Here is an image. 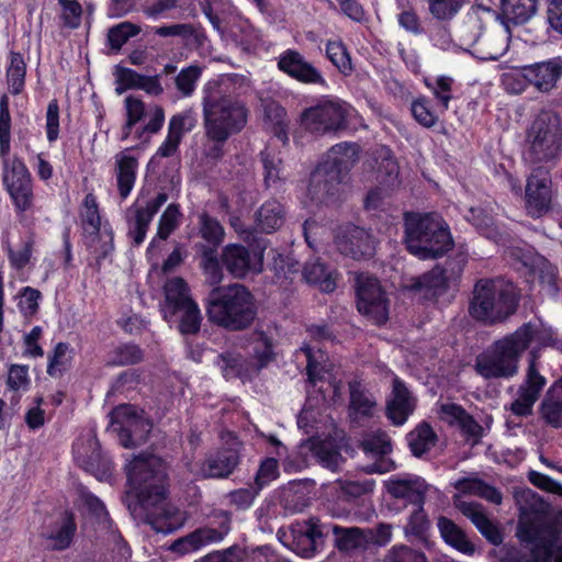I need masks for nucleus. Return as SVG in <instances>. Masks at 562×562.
Wrapping results in <instances>:
<instances>
[{"mask_svg":"<svg viewBox=\"0 0 562 562\" xmlns=\"http://www.w3.org/2000/svg\"><path fill=\"white\" fill-rule=\"evenodd\" d=\"M127 480L136 497L127 507L135 518L162 533L173 532L182 526V514L166 502V467L160 458L153 454L134 457L127 465Z\"/></svg>","mask_w":562,"mask_h":562,"instance_id":"f257e3e1","label":"nucleus"},{"mask_svg":"<svg viewBox=\"0 0 562 562\" xmlns=\"http://www.w3.org/2000/svg\"><path fill=\"white\" fill-rule=\"evenodd\" d=\"M537 327L522 324L514 333L494 341L485 351L476 356L474 369L486 380L510 379L518 373L522 353L536 338Z\"/></svg>","mask_w":562,"mask_h":562,"instance_id":"f03ea898","label":"nucleus"},{"mask_svg":"<svg viewBox=\"0 0 562 562\" xmlns=\"http://www.w3.org/2000/svg\"><path fill=\"white\" fill-rule=\"evenodd\" d=\"M257 313L254 294L241 283L216 286L206 299L209 321L227 330L240 331L249 328Z\"/></svg>","mask_w":562,"mask_h":562,"instance_id":"7ed1b4c3","label":"nucleus"},{"mask_svg":"<svg viewBox=\"0 0 562 562\" xmlns=\"http://www.w3.org/2000/svg\"><path fill=\"white\" fill-rule=\"evenodd\" d=\"M518 296L510 284L497 279H480L469 300L468 313L484 326L506 322L517 311Z\"/></svg>","mask_w":562,"mask_h":562,"instance_id":"20e7f679","label":"nucleus"},{"mask_svg":"<svg viewBox=\"0 0 562 562\" xmlns=\"http://www.w3.org/2000/svg\"><path fill=\"white\" fill-rule=\"evenodd\" d=\"M404 226L406 248L419 259L440 257L453 246L448 225L436 213H406Z\"/></svg>","mask_w":562,"mask_h":562,"instance_id":"39448f33","label":"nucleus"},{"mask_svg":"<svg viewBox=\"0 0 562 562\" xmlns=\"http://www.w3.org/2000/svg\"><path fill=\"white\" fill-rule=\"evenodd\" d=\"M203 127L214 135L231 137L240 133L248 123L249 109L232 94H222L215 83H207L202 98Z\"/></svg>","mask_w":562,"mask_h":562,"instance_id":"423d86ee","label":"nucleus"},{"mask_svg":"<svg viewBox=\"0 0 562 562\" xmlns=\"http://www.w3.org/2000/svg\"><path fill=\"white\" fill-rule=\"evenodd\" d=\"M358 158L359 146L356 143L334 145L311 176L308 191L312 199L324 203L338 195L348 171Z\"/></svg>","mask_w":562,"mask_h":562,"instance_id":"0eeeda50","label":"nucleus"},{"mask_svg":"<svg viewBox=\"0 0 562 562\" xmlns=\"http://www.w3.org/2000/svg\"><path fill=\"white\" fill-rule=\"evenodd\" d=\"M562 150V122L558 113L543 110L527 131L525 160L531 164L548 162Z\"/></svg>","mask_w":562,"mask_h":562,"instance_id":"6e6552de","label":"nucleus"},{"mask_svg":"<svg viewBox=\"0 0 562 562\" xmlns=\"http://www.w3.org/2000/svg\"><path fill=\"white\" fill-rule=\"evenodd\" d=\"M521 513L518 535L525 542L532 544L544 536L547 524L559 525L562 519L551 513V507L539 494L530 488L516 493Z\"/></svg>","mask_w":562,"mask_h":562,"instance_id":"1a4fd4ad","label":"nucleus"},{"mask_svg":"<svg viewBox=\"0 0 562 562\" xmlns=\"http://www.w3.org/2000/svg\"><path fill=\"white\" fill-rule=\"evenodd\" d=\"M462 40L477 59L497 60L508 48L509 35L507 27H484L479 19H471L462 31Z\"/></svg>","mask_w":562,"mask_h":562,"instance_id":"9d476101","label":"nucleus"},{"mask_svg":"<svg viewBox=\"0 0 562 562\" xmlns=\"http://www.w3.org/2000/svg\"><path fill=\"white\" fill-rule=\"evenodd\" d=\"M328 533L329 525L323 524L317 517H311L291 524L289 531L280 529L278 537L297 555L312 558L324 547Z\"/></svg>","mask_w":562,"mask_h":562,"instance_id":"9b49d317","label":"nucleus"},{"mask_svg":"<svg viewBox=\"0 0 562 562\" xmlns=\"http://www.w3.org/2000/svg\"><path fill=\"white\" fill-rule=\"evenodd\" d=\"M352 108L342 101L328 100L305 109L301 115L303 127L314 134L338 133L348 127Z\"/></svg>","mask_w":562,"mask_h":562,"instance_id":"f8f14e48","label":"nucleus"},{"mask_svg":"<svg viewBox=\"0 0 562 562\" xmlns=\"http://www.w3.org/2000/svg\"><path fill=\"white\" fill-rule=\"evenodd\" d=\"M112 427L119 432L124 448H133L146 442L151 424L132 405H120L111 414Z\"/></svg>","mask_w":562,"mask_h":562,"instance_id":"ddd939ff","label":"nucleus"},{"mask_svg":"<svg viewBox=\"0 0 562 562\" xmlns=\"http://www.w3.org/2000/svg\"><path fill=\"white\" fill-rule=\"evenodd\" d=\"M254 249L239 244L226 245L221 254V265L235 279H244L248 274H256L262 271L263 251L266 244L257 240Z\"/></svg>","mask_w":562,"mask_h":562,"instance_id":"4468645a","label":"nucleus"},{"mask_svg":"<svg viewBox=\"0 0 562 562\" xmlns=\"http://www.w3.org/2000/svg\"><path fill=\"white\" fill-rule=\"evenodd\" d=\"M357 308L372 323L382 325L389 319V300L376 278L360 274L357 279Z\"/></svg>","mask_w":562,"mask_h":562,"instance_id":"2eb2a0df","label":"nucleus"},{"mask_svg":"<svg viewBox=\"0 0 562 562\" xmlns=\"http://www.w3.org/2000/svg\"><path fill=\"white\" fill-rule=\"evenodd\" d=\"M538 357V351L531 350L525 380L517 390V398L510 404V411L516 416L527 417L532 414L533 405L547 383L537 368Z\"/></svg>","mask_w":562,"mask_h":562,"instance_id":"dca6fc26","label":"nucleus"},{"mask_svg":"<svg viewBox=\"0 0 562 562\" xmlns=\"http://www.w3.org/2000/svg\"><path fill=\"white\" fill-rule=\"evenodd\" d=\"M4 186L19 213L32 210L34 193L31 175L20 159H13L3 175Z\"/></svg>","mask_w":562,"mask_h":562,"instance_id":"f3484780","label":"nucleus"},{"mask_svg":"<svg viewBox=\"0 0 562 562\" xmlns=\"http://www.w3.org/2000/svg\"><path fill=\"white\" fill-rule=\"evenodd\" d=\"M549 172L542 168L536 169L527 180L526 210L532 217H541L551 209L552 191Z\"/></svg>","mask_w":562,"mask_h":562,"instance_id":"a211bd4d","label":"nucleus"},{"mask_svg":"<svg viewBox=\"0 0 562 562\" xmlns=\"http://www.w3.org/2000/svg\"><path fill=\"white\" fill-rule=\"evenodd\" d=\"M417 400L405 383L393 378L392 390L385 403L386 417L394 426H402L416 408Z\"/></svg>","mask_w":562,"mask_h":562,"instance_id":"6ab92c4d","label":"nucleus"},{"mask_svg":"<svg viewBox=\"0 0 562 562\" xmlns=\"http://www.w3.org/2000/svg\"><path fill=\"white\" fill-rule=\"evenodd\" d=\"M81 223L87 247L97 258H105L113 250V234L106 229L101 231L99 210H85Z\"/></svg>","mask_w":562,"mask_h":562,"instance_id":"aec40b11","label":"nucleus"},{"mask_svg":"<svg viewBox=\"0 0 562 562\" xmlns=\"http://www.w3.org/2000/svg\"><path fill=\"white\" fill-rule=\"evenodd\" d=\"M168 195L161 192L154 199L147 201L145 205L136 203L128 209V235L133 239L135 246H139L144 241L153 217L166 203Z\"/></svg>","mask_w":562,"mask_h":562,"instance_id":"412c9836","label":"nucleus"},{"mask_svg":"<svg viewBox=\"0 0 562 562\" xmlns=\"http://www.w3.org/2000/svg\"><path fill=\"white\" fill-rule=\"evenodd\" d=\"M360 447L366 453L376 457L373 463L364 468L367 473H386L395 469L394 461L387 457L392 451V443L385 431L375 430L366 434Z\"/></svg>","mask_w":562,"mask_h":562,"instance_id":"4be33fe9","label":"nucleus"},{"mask_svg":"<svg viewBox=\"0 0 562 562\" xmlns=\"http://www.w3.org/2000/svg\"><path fill=\"white\" fill-rule=\"evenodd\" d=\"M226 436L232 440V443L228 448L221 449L205 459L202 468L205 477H227L239 464L241 443L237 441L232 432H227Z\"/></svg>","mask_w":562,"mask_h":562,"instance_id":"5701e85b","label":"nucleus"},{"mask_svg":"<svg viewBox=\"0 0 562 562\" xmlns=\"http://www.w3.org/2000/svg\"><path fill=\"white\" fill-rule=\"evenodd\" d=\"M340 254L353 259L369 258L374 251V239L369 232L358 226H347L337 237Z\"/></svg>","mask_w":562,"mask_h":562,"instance_id":"b1692460","label":"nucleus"},{"mask_svg":"<svg viewBox=\"0 0 562 562\" xmlns=\"http://www.w3.org/2000/svg\"><path fill=\"white\" fill-rule=\"evenodd\" d=\"M371 168L375 180L385 191H393L401 186L400 167L393 153L386 146H380L373 151Z\"/></svg>","mask_w":562,"mask_h":562,"instance_id":"393cba45","label":"nucleus"},{"mask_svg":"<svg viewBox=\"0 0 562 562\" xmlns=\"http://www.w3.org/2000/svg\"><path fill=\"white\" fill-rule=\"evenodd\" d=\"M387 492L397 499H403L415 506L424 505L429 485L420 476L391 479L387 482Z\"/></svg>","mask_w":562,"mask_h":562,"instance_id":"a878e982","label":"nucleus"},{"mask_svg":"<svg viewBox=\"0 0 562 562\" xmlns=\"http://www.w3.org/2000/svg\"><path fill=\"white\" fill-rule=\"evenodd\" d=\"M195 126V119L190 112L179 113L171 116L168 124L166 139L158 147L156 157L169 158L179 151V146L186 132H190Z\"/></svg>","mask_w":562,"mask_h":562,"instance_id":"bb28decb","label":"nucleus"},{"mask_svg":"<svg viewBox=\"0 0 562 562\" xmlns=\"http://www.w3.org/2000/svg\"><path fill=\"white\" fill-rule=\"evenodd\" d=\"M334 535L335 547L340 552L366 550L374 541L373 529L359 527L329 526Z\"/></svg>","mask_w":562,"mask_h":562,"instance_id":"cd10ccee","label":"nucleus"},{"mask_svg":"<svg viewBox=\"0 0 562 562\" xmlns=\"http://www.w3.org/2000/svg\"><path fill=\"white\" fill-rule=\"evenodd\" d=\"M562 75V66L555 60L521 67V76L541 92L551 91Z\"/></svg>","mask_w":562,"mask_h":562,"instance_id":"c85d7f7f","label":"nucleus"},{"mask_svg":"<svg viewBox=\"0 0 562 562\" xmlns=\"http://www.w3.org/2000/svg\"><path fill=\"white\" fill-rule=\"evenodd\" d=\"M77 531L75 515L63 512L58 517L45 527L44 538L49 541L53 550L61 551L70 547Z\"/></svg>","mask_w":562,"mask_h":562,"instance_id":"c756f323","label":"nucleus"},{"mask_svg":"<svg viewBox=\"0 0 562 562\" xmlns=\"http://www.w3.org/2000/svg\"><path fill=\"white\" fill-rule=\"evenodd\" d=\"M278 66L280 70L288 74L292 78L305 83H321L325 80L319 71L307 63L304 57L295 50H286L281 55Z\"/></svg>","mask_w":562,"mask_h":562,"instance_id":"7c9ffc66","label":"nucleus"},{"mask_svg":"<svg viewBox=\"0 0 562 562\" xmlns=\"http://www.w3.org/2000/svg\"><path fill=\"white\" fill-rule=\"evenodd\" d=\"M547 531L539 540L533 542L531 546L532 557L535 562H562V522L554 525L547 524Z\"/></svg>","mask_w":562,"mask_h":562,"instance_id":"2f4dec72","label":"nucleus"},{"mask_svg":"<svg viewBox=\"0 0 562 562\" xmlns=\"http://www.w3.org/2000/svg\"><path fill=\"white\" fill-rule=\"evenodd\" d=\"M165 301L161 304V312L166 321H171L179 308L193 302L188 284L182 278L169 279L164 286Z\"/></svg>","mask_w":562,"mask_h":562,"instance_id":"473e14b6","label":"nucleus"},{"mask_svg":"<svg viewBox=\"0 0 562 562\" xmlns=\"http://www.w3.org/2000/svg\"><path fill=\"white\" fill-rule=\"evenodd\" d=\"M539 415L552 428H562V376L546 392L539 405Z\"/></svg>","mask_w":562,"mask_h":562,"instance_id":"72a5a7b5","label":"nucleus"},{"mask_svg":"<svg viewBox=\"0 0 562 562\" xmlns=\"http://www.w3.org/2000/svg\"><path fill=\"white\" fill-rule=\"evenodd\" d=\"M87 445L92 449L91 454L87 456L81 451V448H76L75 456L77 462L87 472L92 473L99 480L108 477L111 474V463L109 460L104 459L98 450V440L95 438H89Z\"/></svg>","mask_w":562,"mask_h":562,"instance_id":"f704fd0d","label":"nucleus"},{"mask_svg":"<svg viewBox=\"0 0 562 562\" xmlns=\"http://www.w3.org/2000/svg\"><path fill=\"white\" fill-rule=\"evenodd\" d=\"M437 527L446 543L464 554L474 553V544L469 540L464 530L453 520L441 516L437 520Z\"/></svg>","mask_w":562,"mask_h":562,"instance_id":"c9c22d12","label":"nucleus"},{"mask_svg":"<svg viewBox=\"0 0 562 562\" xmlns=\"http://www.w3.org/2000/svg\"><path fill=\"white\" fill-rule=\"evenodd\" d=\"M137 167V159L127 155L126 151L115 156L116 182L122 199L127 198L134 187Z\"/></svg>","mask_w":562,"mask_h":562,"instance_id":"e433bc0d","label":"nucleus"},{"mask_svg":"<svg viewBox=\"0 0 562 562\" xmlns=\"http://www.w3.org/2000/svg\"><path fill=\"white\" fill-rule=\"evenodd\" d=\"M350 392V417L352 420L372 417L375 400L367 390H364L360 382L352 381L349 383Z\"/></svg>","mask_w":562,"mask_h":562,"instance_id":"4c0bfd02","label":"nucleus"},{"mask_svg":"<svg viewBox=\"0 0 562 562\" xmlns=\"http://www.w3.org/2000/svg\"><path fill=\"white\" fill-rule=\"evenodd\" d=\"M452 485L461 494L479 496L495 505H499L503 501L502 493L496 487L485 483L479 477H462Z\"/></svg>","mask_w":562,"mask_h":562,"instance_id":"58836bf2","label":"nucleus"},{"mask_svg":"<svg viewBox=\"0 0 562 562\" xmlns=\"http://www.w3.org/2000/svg\"><path fill=\"white\" fill-rule=\"evenodd\" d=\"M263 115L266 122L269 124L271 132L283 144L289 139L288 137V120L286 112L278 102L269 100L263 103Z\"/></svg>","mask_w":562,"mask_h":562,"instance_id":"ea45409f","label":"nucleus"},{"mask_svg":"<svg viewBox=\"0 0 562 562\" xmlns=\"http://www.w3.org/2000/svg\"><path fill=\"white\" fill-rule=\"evenodd\" d=\"M310 449L317 461L331 471H337L344 462L342 456L331 440H311Z\"/></svg>","mask_w":562,"mask_h":562,"instance_id":"a19ab883","label":"nucleus"},{"mask_svg":"<svg viewBox=\"0 0 562 562\" xmlns=\"http://www.w3.org/2000/svg\"><path fill=\"white\" fill-rule=\"evenodd\" d=\"M217 364L221 367L226 379L247 378L254 371V364L241 355L235 352L220 355Z\"/></svg>","mask_w":562,"mask_h":562,"instance_id":"79ce46f5","label":"nucleus"},{"mask_svg":"<svg viewBox=\"0 0 562 562\" xmlns=\"http://www.w3.org/2000/svg\"><path fill=\"white\" fill-rule=\"evenodd\" d=\"M257 227L263 233H272L283 224V209L277 201H268L257 211Z\"/></svg>","mask_w":562,"mask_h":562,"instance_id":"37998d69","label":"nucleus"},{"mask_svg":"<svg viewBox=\"0 0 562 562\" xmlns=\"http://www.w3.org/2000/svg\"><path fill=\"white\" fill-rule=\"evenodd\" d=\"M538 0H502L504 16L515 24H522L537 12Z\"/></svg>","mask_w":562,"mask_h":562,"instance_id":"c03bdc74","label":"nucleus"},{"mask_svg":"<svg viewBox=\"0 0 562 562\" xmlns=\"http://www.w3.org/2000/svg\"><path fill=\"white\" fill-rule=\"evenodd\" d=\"M407 440L412 453L422 457L435 446L437 436L427 423H422L408 434Z\"/></svg>","mask_w":562,"mask_h":562,"instance_id":"a18cd8bd","label":"nucleus"},{"mask_svg":"<svg viewBox=\"0 0 562 562\" xmlns=\"http://www.w3.org/2000/svg\"><path fill=\"white\" fill-rule=\"evenodd\" d=\"M450 286L452 285L439 269V265L434 267L430 271L416 278L412 283L413 290H425L431 292L434 295L445 293Z\"/></svg>","mask_w":562,"mask_h":562,"instance_id":"49530a36","label":"nucleus"},{"mask_svg":"<svg viewBox=\"0 0 562 562\" xmlns=\"http://www.w3.org/2000/svg\"><path fill=\"white\" fill-rule=\"evenodd\" d=\"M302 276L306 282L319 285L323 292H333L336 288L331 273L319 260L306 262Z\"/></svg>","mask_w":562,"mask_h":562,"instance_id":"de8ad7c7","label":"nucleus"},{"mask_svg":"<svg viewBox=\"0 0 562 562\" xmlns=\"http://www.w3.org/2000/svg\"><path fill=\"white\" fill-rule=\"evenodd\" d=\"M453 506L467 517L477 530L482 529L492 519L488 517L484 506L475 502L463 501L460 494L452 497Z\"/></svg>","mask_w":562,"mask_h":562,"instance_id":"09e8293b","label":"nucleus"},{"mask_svg":"<svg viewBox=\"0 0 562 562\" xmlns=\"http://www.w3.org/2000/svg\"><path fill=\"white\" fill-rule=\"evenodd\" d=\"M307 359V378L308 382L315 384L318 380H322L324 373L327 372L326 368V355L321 349H315L314 346L304 344L300 349Z\"/></svg>","mask_w":562,"mask_h":562,"instance_id":"8fccbe9b","label":"nucleus"},{"mask_svg":"<svg viewBox=\"0 0 562 562\" xmlns=\"http://www.w3.org/2000/svg\"><path fill=\"white\" fill-rule=\"evenodd\" d=\"M199 235L210 246L217 247L224 240V228L222 224L207 213L199 215Z\"/></svg>","mask_w":562,"mask_h":562,"instance_id":"3c124183","label":"nucleus"},{"mask_svg":"<svg viewBox=\"0 0 562 562\" xmlns=\"http://www.w3.org/2000/svg\"><path fill=\"white\" fill-rule=\"evenodd\" d=\"M177 314H180L178 328L181 334L194 335L199 333L202 315L194 301L180 307Z\"/></svg>","mask_w":562,"mask_h":562,"instance_id":"603ef678","label":"nucleus"},{"mask_svg":"<svg viewBox=\"0 0 562 562\" xmlns=\"http://www.w3.org/2000/svg\"><path fill=\"white\" fill-rule=\"evenodd\" d=\"M326 55L331 64L344 75L348 76L352 72L353 67L351 57L340 41H329L326 45Z\"/></svg>","mask_w":562,"mask_h":562,"instance_id":"864d4df0","label":"nucleus"},{"mask_svg":"<svg viewBox=\"0 0 562 562\" xmlns=\"http://www.w3.org/2000/svg\"><path fill=\"white\" fill-rule=\"evenodd\" d=\"M428 11L438 21L453 19L463 8L465 0H427Z\"/></svg>","mask_w":562,"mask_h":562,"instance_id":"5fc2aeb1","label":"nucleus"},{"mask_svg":"<svg viewBox=\"0 0 562 562\" xmlns=\"http://www.w3.org/2000/svg\"><path fill=\"white\" fill-rule=\"evenodd\" d=\"M26 66L19 53H11V61L8 68V85L11 93L19 94L24 87Z\"/></svg>","mask_w":562,"mask_h":562,"instance_id":"6e6d98bb","label":"nucleus"},{"mask_svg":"<svg viewBox=\"0 0 562 562\" xmlns=\"http://www.w3.org/2000/svg\"><path fill=\"white\" fill-rule=\"evenodd\" d=\"M155 34L161 37L178 36L189 42L192 41L196 44H202V33H200L192 24L181 23L165 25L155 29Z\"/></svg>","mask_w":562,"mask_h":562,"instance_id":"4d7b16f0","label":"nucleus"},{"mask_svg":"<svg viewBox=\"0 0 562 562\" xmlns=\"http://www.w3.org/2000/svg\"><path fill=\"white\" fill-rule=\"evenodd\" d=\"M202 75V67L199 65H191L180 70L175 78L177 90L182 97H190L194 90L198 80Z\"/></svg>","mask_w":562,"mask_h":562,"instance_id":"13d9d810","label":"nucleus"},{"mask_svg":"<svg viewBox=\"0 0 562 562\" xmlns=\"http://www.w3.org/2000/svg\"><path fill=\"white\" fill-rule=\"evenodd\" d=\"M181 216L179 205L169 204L159 218L157 238L166 240L179 226Z\"/></svg>","mask_w":562,"mask_h":562,"instance_id":"bf43d9fd","label":"nucleus"},{"mask_svg":"<svg viewBox=\"0 0 562 562\" xmlns=\"http://www.w3.org/2000/svg\"><path fill=\"white\" fill-rule=\"evenodd\" d=\"M140 32V27L132 22H122L108 32V42L112 49L120 50L133 36Z\"/></svg>","mask_w":562,"mask_h":562,"instance_id":"052dcab7","label":"nucleus"},{"mask_svg":"<svg viewBox=\"0 0 562 562\" xmlns=\"http://www.w3.org/2000/svg\"><path fill=\"white\" fill-rule=\"evenodd\" d=\"M11 116L7 95L0 99V156L7 157L10 151Z\"/></svg>","mask_w":562,"mask_h":562,"instance_id":"680f3d73","label":"nucleus"},{"mask_svg":"<svg viewBox=\"0 0 562 562\" xmlns=\"http://www.w3.org/2000/svg\"><path fill=\"white\" fill-rule=\"evenodd\" d=\"M261 161L265 170V182L267 187L277 184L283 179L282 160L278 155L269 150L261 151Z\"/></svg>","mask_w":562,"mask_h":562,"instance_id":"e2e57ef3","label":"nucleus"},{"mask_svg":"<svg viewBox=\"0 0 562 562\" xmlns=\"http://www.w3.org/2000/svg\"><path fill=\"white\" fill-rule=\"evenodd\" d=\"M143 351L137 345L124 344L112 351L110 362L115 366H130L143 360Z\"/></svg>","mask_w":562,"mask_h":562,"instance_id":"0e129e2a","label":"nucleus"},{"mask_svg":"<svg viewBox=\"0 0 562 562\" xmlns=\"http://www.w3.org/2000/svg\"><path fill=\"white\" fill-rule=\"evenodd\" d=\"M467 261L468 255L463 251H458L453 257L448 258L443 265H439V269L451 285H457L459 282Z\"/></svg>","mask_w":562,"mask_h":562,"instance_id":"69168bd1","label":"nucleus"},{"mask_svg":"<svg viewBox=\"0 0 562 562\" xmlns=\"http://www.w3.org/2000/svg\"><path fill=\"white\" fill-rule=\"evenodd\" d=\"M429 528V520L424 510V505L416 506L414 512L411 514L404 531L406 536H415L419 539L425 537L426 531Z\"/></svg>","mask_w":562,"mask_h":562,"instance_id":"338daca9","label":"nucleus"},{"mask_svg":"<svg viewBox=\"0 0 562 562\" xmlns=\"http://www.w3.org/2000/svg\"><path fill=\"white\" fill-rule=\"evenodd\" d=\"M385 559L387 562H427L423 552L406 544L393 546Z\"/></svg>","mask_w":562,"mask_h":562,"instance_id":"774afa93","label":"nucleus"}]
</instances>
